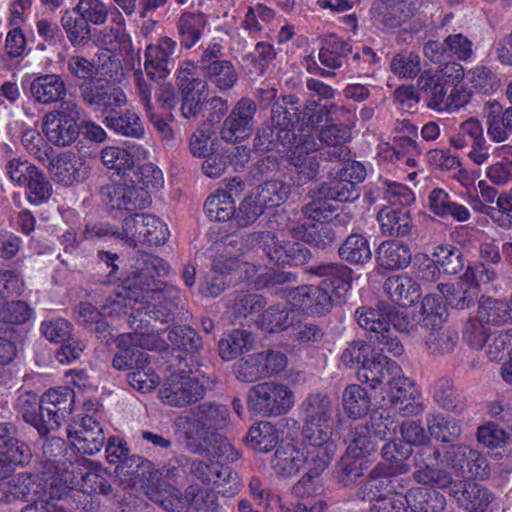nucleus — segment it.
I'll return each mask as SVG.
<instances>
[{"label":"nucleus","mask_w":512,"mask_h":512,"mask_svg":"<svg viewBox=\"0 0 512 512\" xmlns=\"http://www.w3.org/2000/svg\"><path fill=\"white\" fill-rule=\"evenodd\" d=\"M132 276L123 281L124 296L111 303L108 313L124 314L138 341L151 349L165 329L154 323H168L181 301V291L161 280L170 271L169 263L151 253L137 257ZM104 310L108 307L104 306Z\"/></svg>","instance_id":"1"},{"label":"nucleus","mask_w":512,"mask_h":512,"mask_svg":"<svg viewBox=\"0 0 512 512\" xmlns=\"http://www.w3.org/2000/svg\"><path fill=\"white\" fill-rule=\"evenodd\" d=\"M260 91L267 95L268 100L275 101L271 109V125L258 129L254 149L268 152L282 147L295 167L296 175L292 177L294 183L304 185L314 180L319 171V163L308 152L307 144L311 133L328 115L325 107L315 101L302 103L293 94L276 98L277 90L274 88Z\"/></svg>","instance_id":"2"},{"label":"nucleus","mask_w":512,"mask_h":512,"mask_svg":"<svg viewBox=\"0 0 512 512\" xmlns=\"http://www.w3.org/2000/svg\"><path fill=\"white\" fill-rule=\"evenodd\" d=\"M164 184L162 171L152 163L133 166L131 176L124 183H112L102 187L110 212H131L151 204L150 192Z\"/></svg>","instance_id":"3"},{"label":"nucleus","mask_w":512,"mask_h":512,"mask_svg":"<svg viewBox=\"0 0 512 512\" xmlns=\"http://www.w3.org/2000/svg\"><path fill=\"white\" fill-rule=\"evenodd\" d=\"M465 70L459 63L439 70H424L418 78L419 92L427 107L435 111H453L465 106L469 94L462 85Z\"/></svg>","instance_id":"4"},{"label":"nucleus","mask_w":512,"mask_h":512,"mask_svg":"<svg viewBox=\"0 0 512 512\" xmlns=\"http://www.w3.org/2000/svg\"><path fill=\"white\" fill-rule=\"evenodd\" d=\"M355 317L359 326L370 333V339L378 343L380 351L393 356L403 354L404 346L396 332L408 330L410 321L407 316L398 313L390 304L379 302L376 308L358 307Z\"/></svg>","instance_id":"5"},{"label":"nucleus","mask_w":512,"mask_h":512,"mask_svg":"<svg viewBox=\"0 0 512 512\" xmlns=\"http://www.w3.org/2000/svg\"><path fill=\"white\" fill-rule=\"evenodd\" d=\"M115 476L126 488L140 486L144 494L154 503H163V496L170 485L162 481V473L151 461L140 455H133L122 465H116Z\"/></svg>","instance_id":"6"},{"label":"nucleus","mask_w":512,"mask_h":512,"mask_svg":"<svg viewBox=\"0 0 512 512\" xmlns=\"http://www.w3.org/2000/svg\"><path fill=\"white\" fill-rule=\"evenodd\" d=\"M171 371L172 383L160 391V397L164 404L182 407L197 402L203 398L205 388L199 380L190 375L199 368V363L182 359L179 363L168 364Z\"/></svg>","instance_id":"7"},{"label":"nucleus","mask_w":512,"mask_h":512,"mask_svg":"<svg viewBox=\"0 0 512 512\" xmlns=\"http://www.w3.org/2000/svg\"><path fill=\"white\" fill-rule=\"evenodd\" d=\"M175 434L187 441V447L194 453L215 451L225 454L233 447L218 433L215 418H176Z\"/></svg>","instance_id":"8"},{"label":"nucleus","mask_w":512,"mask_h":512,"mask_svg":"<svg viewBox=\"0 0 512 512\" xmlns=\"http://www.w3.org/2000/svg\"><path fill=\"white\" fill-rule=\"evenodd\" d=\"M224 47L217 42H210L202 50L197 69L208 87L218 92L231 90L238 82L239 74L235 65L229 59L223 58Z\"/></svg>","instance_id":"9"},{"label":"nucleus","mask_w":512,"mask_h":512,"mask_svg":"<svg viewBox=\"0 0 512 512\" xmlns=\"http://www.w3.org/2000/svg\"><path fill=\"white\" fill-rule=\"evenodd\" d=\"M247 405L256 416H284L294 406V393L284 384L258 383L249 390Z\"/></svg>","instance_id":"10"},{"label":"nucleus","mask_w":512,"mask_h":512,"mask_svg":"<svg viewBox=\"0 0 512 512\" xmlns=\"http://www.w3.org/2000/svg\"><path fill=\"white\" fill-rule=\"evenodd\" d=\"M386 416H419L423 412L422 395L407 377L393 376L388 381V390L380 406Z\"/></svg>","instance_id":"11"},{"label":"nucleus","mask_w":512,"mask_h":512,"mask_svg":"<svg viewBox=\"0 0 512 512\" xmlns=\"http://www.w3.org/2000/svg\"><path fill=\"white\" fill-rule=\"evenodd\" d=\"M176 74V85L181 95V114L186 119L196 117L208 95L207 82L198 76L197 66L190 59L179 62Z\"/></svg>","instance_id":"12"},{"label":"nucleus","mask_w":512,"mask_h":512,"mask_svg":"<svg viewBox=\"0 0 512 512\" xmlns=\"http://www.w3.org/2000/svg\"><path fill=\"white\" fill-rule=\"evenodd\" d=\"M159 506L167 512H222L217 493L197 485L188 486L184 496L169 486Z\"/></svg>","instance_id":"13"},{"label":"nucleus","mask_w":512,"mask_h":512,"mask_svg":"<svg viewBox=\"0 0 512 512\" xmlns=\"http://www.w3.org/2000/svg\"><path fill=\"white\" fill-rule=\"evenodd\" d=\"M441 452L431 445L421 446L413 456L414 471L413 480L420 485L436 488L450 489L454 480L451 472L439 465Z\"/></svg>","instance_id":"14"},{"label":"nucleus","mask_w":512,"mask_h":512,"mask_svg":"<svg viewBox=\"0 0 512 512\" xmlns=\"http://www.w3.org/2000/svg\"><path fill=\"white\" fill-rule=\"evenodd\" d=\"M253 240L262 248L270 262L279 267L304 265L311 256L310 250L302 243L291 241L280 243L276 234L271 231L257 232Z\"/></svg>","instance_id":"15"},{"label":"nucleus","mask_w":512,"mask_h":512,"mask_svg":"<svg viewBox=\"0 0 512 512\" xmlns=\"http://www.w3.org/2000/svg\"><path fill=\"white\" fill-rule=\"evenodd\" d=\"M416 12V4L411 0H377L371 8L374 25L385 33H395L399 29L411 32L406 25Z\"/></svg>","instance_id":"16"},{"label":"nucleus","mask_w":512,"mask_h":512,"mask_svg":"<svg viewBox=\"0 0 512 512\" xmlns=\"http://www.w3.org/2000/svg\"><path fill=\"white\" fill-rule=\"evenodd\" d=\"M80 93L86 106L105 116L120 109L127 101L122 88L103 79L83 82L80 85Z\"/></svg>","instance_id":"17"},{"label":"nucleus","mask_w":512,"mask_h":512,"mask_svg":"<svg viewBox=\"0 0 512 512\" xmlns=\"http://www.w3.org/2000/svg\"><path fill=\"white\" fill-rule=\"evenodd\" d=\"M446 465L462 478H479L484 480L490 475L487 458L479 451L466 445H451L444 453Z\"/></svg>","instance_id":"18"},{"label":"nucleus","mask_w":512,"mask_h":512,"mask_svg":"<svg viewBox=\"0 0 512 512\" xmlns=\"http://www.w3.org/2000/svg\"><path fill=\"white\" fill-rule=\"evenodd\" d=\"M308 272L322 278L319 285L331 296L335 305L347 301L353 281L351 268L342 263H321L311 266Z\"/></svg>","instance_id":"19"},{"label":"nucleus","mask_w":512,"mask_h":512,"mask_svg":"<svg viewBox=\"0 0 512 512\" xmlns=\"http://www.w3.org/2000/svg\"><path fill=\"white\" fill-rule=\"evenodd\" d=\"M99 42L113 56H122L132 68H135L136 62L140 66V56L134 52L132 38L126 30V21L118 10L112 14L111 26L101 31Z\"/></svg>","instance_id":"20"},{"label":"nucleus","mask_w":512,"mask_h":512,"mask_svg":"<svg viewBox=\"0 0 512 512\" xmlns=\"http://www.w3.org/2000/svg\"><path fill=\"white\" fill-rule=\"evenodd\" d=\"M256 103L243 97L235 104L228 117L223 121L220 135L229 143H239L249 138L254 129Z\"/></svg>","instance_id":"21"},{"label":"nucleus","mask_w":512,"mask_h":512,"mask_svg":"<svg viewBox=\"0 0 512 512\" xmlns=\"http://www.w3.org/2000/svg\"><path fill=\"white\" fill-rule=\"evenodd\" d=\"M66 433L75 450L87 455L101 451L106 439L101 424L95 418H74Z\"/></svg>","instance_id":"22"},{"label":"nucleus","mask_w":512,"mask_h":512,"mask_svg":"<svg viewBox=\"0 0 512 512\" xmlns=\"http://www.w3.org/2000/svg\"><path fill=\"white\" fill-rule=\"evenodd\" d=\"M177 42L168 36L160 37L156 43L149 44L144 53V70L152 81L165 79L174 68L173 55Z\"/></svg>","instance_id":"23"},{"label":"nucleus","mask_w":512,"mask_h":512,"mask_svg":"<svg viewBox=\"0 0 512 512\" xmlns=\"http://www.w3.org/2000/svg\"><path fill=\"white\" fill-rule=\"evenodd\" d=\"M450 143L456 149H468L467 155L478 165L489 157L483 127L475 118L464 121L458 132L450 138Z\"/></svg>","instance_id":"24"},{"label":"nucleus","mask_w":512,"mask_h":512,"mask_svg":"<svg viewBox=\"0 0 512 512\" xmlns=\"http://www.w3.org/2000/svg\"><path fill=\"white\" fill-rule=\"evenodd\" d=\"M78 456L75 448L68 446L61 437H51L43 444V453L36 466L39 475L69 469Z\"/></svg>","instance_id":"25"},{"label":"nucleus","mask_w":512,"mask_h":512,"mask_svg":"<svg viewBox=\"0 0 512 512\" xmlns=\"http://www.w3.org/2000/svg\"><path fill=\"white\" fill-rule=\"evenodd\" d=\"M384 351L374 352L358 367L357 379L375 389L384 381H389L393 376L401 373V367L392 359L383 354Z\"/></svg>","instance_id":"26"},{"label":"nucleus","mask_w":512,"mask_h":512,"mask_svg":"<svg viewBox=\"0 0 512 512\" xmlns=\"http://www.w3.org/2000/svg\"><path fill=\"white\" fill-rule=\"evenodd\" d=\"M290 304L307 314L322 316L335 305L320 285H302L289 292Z\"/></svg>","instance_id":"27"},{"label":"nucleus","mask_w":512,"mask_h":512,"mask_svg":"<svg viewBox=\"0 0 512 512\" xmlns=\"http://www.w3.org/2000/svg\"><path fill=\"white\" fill-rule=\"evenodd\" d=\"M167 337L172 345V359L168 364L179 363L184 358L199 363L197 357L203 341L195 329L188 325H175L168 331Z\"/></svg>","instance_id":"28"},{"label":"nucleus","mask_w":512,"mask_h":512,"mask_svg":"<svg viewBox=\"0 0 512 512\" xmlns=\"http://www.w3.org/2000/svg\"><path fill=\"white\" fill-rule=\"evenodd\" d=\"M444 303L455 309H466L475 305L479 289L472 270H466L460 281L438 285Z\"/></svg>","instance_id":"29"},{"label":"nucleus","mask_w":512,"mask_h":512,"mask_svg":"<svg viewBox=\"0 0 512 512\" xmlns=\"http://www.w3.org/2000/svg\"><path fill=\"white\" fill-rule=\"evenodd\" d=\"M55 182L62 186H71L86 179L89 167L85 160L72 152L59 153L49 165Z\"/></svg>","instance_id":"30"},{"label":"nucleus","mask_w":512,"mask_h":512,"mask_svg":"<svg viewBox=\"0 0 512 512\" xmlns=\"http://www.w3.org/2000/svg\"><path fill=\"white\" fill-rule=\"evenodd\" d=\"M450 495L469 512H485L493 501V494L486 487L462 480L454 483Z\"/></svg>","instance_id":"31"},{"label":"nucleus","mask_w":512,"mask_h":512,"mask_svg":"<svg viewBox=\"0 0 512 512\" xmlns=\"http://www.w3.org/2000/svg\"><path fill=\"white\" fill-rule=\"evenodd\" d=\"M204 158L203 173L209 178H219L229 165L233 167L234 171L243 169L250 159V150L243 146H236L231 152L216 153L212 151Z\"/></svg>","instance_id":"32"},{"label":"nucleus","mask_w":512,"mask_h":512,"mask_svg":"<svg viewBox=\"0 0 512 512\" xmlns=\"http://www.w3.org/2000/svg\"><path fill=\"white\" fill-rule=\"evenodd\" d=\"M380 231L384 236L405 238L413 228L410 209L406 207L384 206L377 213Z\"/></svg>","instance_id":"33"},{"label":"nucleus","mask_w":512,"mask_h":512,"mask_svg":"<svg viewBox=\"0 0 512 512\" xmlns=\"http://www.w3.org/2000/svg\"><path fill=\"white\" fill-rule=\"evenodd\" d=\"M383 290L393 303L406 308L413 306L422 295L420 284L407 275L388 277L384 281Z\"/></svg>","instance_id":"34"},{"label":"nucleus","mask_w":512,"mask_h":512,"mask_svg":"<svg viewBox=\"0 0 512 512\" xmlns=\"http://www.w3.org/2000/svg\"><path fill=\"white\" fill-rule=\"evenodd\" d=\"M430 211L445 220H452L454 222H467L471 213L470 210L456 200L442 188H434L430 191L428 196Z\"/></svg>","instance_id":"35"},{"label":"nucleus","mask_w":512,"mask_h":512,"mask_svg":"<svg viewBox=\"0 0 512 512\" xmlns=\"http://www.w3.org/2000/svg\"><path fill=\"white\" fill-rule=\"evenodd\" d=\"M208 18L203 12L185 11L176 21V30L180 47L192 49L204 36Z\"/></svg>","instance_id":"36"},{"label":"nucleus","mask_w":512,"mask_h":512,"mask_svg":"<svg viewBox=\"0 0 512 512\" xmlns=\"http://www.w3.org/2000/svg\"><path fill=\"white\" fill-rule=\"evenodd\" d=\"M43 132L47 140L55 146L67 147L80 136V125L66 116H45Z\"/></svg>","instance_id":"37"},{"label":"nucleus","mask_w":512,"mask_h":512,"mask_svg":"<svg viewBox=\"0 0 512 512\" xmlns=\"http://www.w3.org/2000/svg\"><path fill=\"white\" fill-rule=\"evenodd\" d=\"M405 500L412 512H444L447 505L444 494L426 486L409 489Z\"/></svg>","instance_id":"38"},{"label":"nucleus","mask_w":512,"mask_h":512,"mask_svg":"<svg viewBox=\"0 0 512 512\" xmlns=\"http://www.w3.org/2000/svg\"><path fill=\"white\" fill-rule=\"evenodd\" d=\"M75 394L67 386H58L46 391L40 398V416H66L73 411Z\"/></svg>","instance_id":"39"},{"label":"nucleus","mask_w":512,"mask_h":512,"mask_svg":"<svg viewBox=\"0 0 512 512\" xmlns=\"http://www.w3.org/2000/svg\"><path fill=\"white\" fill-rule=\"evenodd\" d=\"M30 93L36 102L51 104L63 100L66 96V85L59 75L45 74L32 80Z\"/></svg>","instance_id":"40"},{"label":"nucleus","mask_w":512,"mask_h":512,"mask_svg":"<svg viewBox=\"0 0 512 512\" xmlns=\"http://www.w3.org/2000/svg\"><path fill=\"white\" fill-rule=\"evenodd\" d=\"M350 53H352L350 40L339 37L336 34H330L323 39L318 57L321 64L325 67L338 69L344 63L348 65Z\"/></svg>","instance_id":"41"},{"label":"nucleus","mask_w":512,"mask_h":512,"mask_svg":"<svg viewBox=\"0 0 512 512\" xmlns=\"http://www.w3.org/2000/svg\"><path fill=\"white\" fill-rule=\"evenodd\" d=\"M410 248L395 240L381 243L376 251V260L380 267L386 270L406 268L411 262Z\"/></svg>","instance_id":"42"},{"label":"nucleus","mask_w":512,"mask_h":512,"mask_svg":"<svg viewBox=\"0 0 512 512\" xmlns=\"http://www.w3.org/2000/svg\"><path fill=\"white\" fill-rule=\"evenodd\" d=\"M296 315L290 302L277 303L271 305L261 314L259 325L267 333L281 332L291 327Z\"/></svg>","instance_id":"43"},{"label":"nucleus","mask_w":512,"mask_h":512,"mask_svg":"<svg viewBox=\"0 0 512 512\" xmlns=\"http://www.w3.org/2000/svg\"><path fill=\"white\" fill-rule=\"evenodd\" d=\"M100 158L107 169L114 170V173L120 177L119 183H124L131 176L135 159L129 149L118 146H106L101 150Z\"/></svg>","instance_id":"44"},{"label":"nucleus","mask_w":512,"mask_h":512,"mask_svg":"<svg viewBox=\"0 0 512 512\" xmlns=\"http://www.w3.org/2000/svg\"><path fill=\"white\" fill-rule=\"evenodd\" d=\"M105 126L118 135L132 138H141L144 135V127L138 114L126 109H118L109 116H104Z\"/></svg>","instance_id":"45"},{"label":"nucleus","mask_w":512,"mask_h":512,"mask_svg":"<svg viewBox=\"0 0 512 512\" xmlns=\"http://www.w3.org/2000/svg\"><path fill=\"white\" fill-rule=\"evenodd\" d=\"M279 434L275 426L268 421H259L248 430L245 443L259 453H268L277 447Z\"/></svg>","instance_id":"46"},{"label":"nucleus","mask_w":512,"mask_h":512,"mask_svg":"<svg viewBox=\"0 0 512 512\" xmlns=\"http://www.w3.org/2000/svg\"><path fill=\"white\" fill-rule=\"evenodd\" d=\"M304 466V450L286 444L277 447L272 459V467L277 475L291 477Z\"/></svg>","instance_id":"47"},{"label":"nucleus","mask_w":512,"mask_h":512,"mask_svg":"<svg viewBox=\"0 0 512 512\" xmlns=\"http://www.w3.org/2000/svg\"><path fill=\"white\" fill-rule=\"evenodd\" d=\"M44 483V495L56 501H68L74 491L73 473L69 469L55 471L50 475H39Z\"/></svg>","instance_id":"48"},{"label":"nucleus","mask_w":512,"mask_h":512,"mask_svg":"<svg viewBox=\"0 0 512 512\" xmlns=\"http://www.w3.org/2000/svg\"><path fill=\"white\" fill-rule=\"evenodd\" d=\"M206 216L217 222H226L236 214L235 200L227 190H216L204 203Z\"/></svg>","instance_id":"49"},{"label":"nucleus","mask_w":512,"mask_h":512,"mask_svg":"<svg viewBox=\"0 0 512 512\" xmlns=\"http://www.w3.org/2000/svg\"><path fill=\"white\" fill-rule=\"evenodd\" d=\"M466 77L475 92L483 95L495 93L501 85L500 78L493 67L485 61H480L472 67Z\"/></svg>","instance_id":"50"},{"label":"nucleus","mask_w":512,"mask_h":512,"mask_svg":"<svg viewBox=\"0 0 512 512\" xmlns=\"http://www.w3.org/2000/svg\"><path fill=\"white\" fill-rule=\"evenodd\" d=\"M447 307L440 294H428L421 302L418 322L425 328L434 330L447 319Z\"/></svg>","instance_id":"51"},{"label":"nucleus","mask_w":512,"mask_h":512,"mask_svg":"<svg viewBox=\"0 0 512 512\" xmlns=\"http://www.w3.org/2000/svg\"><path fill=\"white\" fill-rule=\"evenodd\" d=\"M339 257L353 265L365 264L372 257L368 239L357 233L350 234L338 249Z\"/></svg>","instance_id":"52"},{"label":"nucleus","mask_w":512,"mask_h":512,"mask_svg":"<svg viewBox=\"0 0 512 512\" xmlns=\"http://www.w3.org/2000/svg\"><path fill=\"white\" fill-rule=\"evenodd\" d=\"M511 306L507 301L484 298L478 301V319L493 326H500L512 319Z\"/></svg>","instance_id":"53"},{"label":"nucleus","mask_w":512,"mask_h":512,"mask_svg":"<svg viewBox=\"0 0 512 512\" xmlns=\"http://www.w3.org/2000/svg\"><path fill=\"white\" fill-rule=\"evenodd\" d=\"M276 55L273 44L260 41L253 51L243 56L242 60L250 73L263 76L271 66H274Z\"/></svg>","instance_id":"54"},{"label":"nucleus","mask_w":512,"mask_h":512,"mask_svg":"<svg viewBox=\"0 0 512 512\" xmlns=\"http://www.w3.org/2000/svg\"><path fill=\"white\" fill-rule=\"evenodd\" d=\"M331 201L325 196V199H316L307 203L303 212L305 216L314 221L313 223H333V224H347L351 220L349 214H334L337 207L333 206Z\"/></svg>","instance_id":"55"},{"label":"nucleus","mask_w":512,"mask_h":512,"mask_svg":"<svg viewBox=\"0 0 512 512\" xmlns=\"http://www.w3.org/2000/svg\"><path fill=\"white\" fill-rule=\"evenodd\" d=\"M148 354H140L135 366L127 375L131 387L142 393L153 390L160 382L159 375L149 367Z\"/></svg>","instance_id":"56"},{"label":"nucleus","mask_w":512,"mask_h":512,"mask_svg":"<svg viewBox=\"0 0 512 512\" xmlns=\"http://www.w3.org/2000/svg\"><path fill=\"white\" fill-rule=\"evenodd\" d=\"M433 257L441 268L442 274L456 275L466 265L464 253L461 248L453 244H439L433 250Z\"/></svg>","instance_id":"57"},{"label":"nucleus","mask_w":512,"mask_h":512,"mask_svg":"<svg viewBox=\"0 0 512 512\" xmlns=\"http://www.w3.org/2000/svg\"><path fill=\"white\" fill-rule=\"evenodd\" d=\"M254 342L253 334L247 330L235 329L227 338L221 339L218 344L219 356L230 361L238 355L250 350Z\"/></svg>","instance_id":"58"},{"label":"nucleus","mask_w":512,"mask_h":512,"mask_svg":"<svg viewBox=\"0 0 512 512\" xmlns=\"http://www.w3.org/2000/svg\"><path fill=\"white\" fill-rule=\"evenodd\" d=\"M333 223H305L301 226L302 240L318 249L332 247L337 239Z\"/></svg>","instance_id":"59"},{"label":"nucleus","mask_w":512,"mask_h":512,"mask_svg":"<svg viewBox=\"0 0 512 512\" xmlns=\"http://www.w3.org/2000/svg\"><path fill=\"white\" fill-rule=\"evenodd\" d=\"M291 193V186L282 180H267L257 188V199L266 209H273L284 204Z\"/></svg>","instance_id":"60"},{"label":"nucleus","mask_w":512,"mask_h":512,"mask_svg":"<svg viewBox=\"0 0 512 512\" xmlns=\"http://www.w3.org/2000/svg\"><path fill=\"white\" fill-rule=\"evenodd\" d=\"M116 347L117 352L113 357L112 365L117 370L133 369L137 366L138 356L147 354L137 348L130 333L120 334L116 338Z\"/></svg>","instance_id":"61"},{"label":"nucleus","mask_w":512,"mask_h":512,"mask_svg":"<svg viewBox=\"0 0 512 512\" xmlns=\"http://www.w3.org/2000/svg\"><path fill=\"white\" fill-rule=\"evenodd\" d=\"M27 201L34 206L47 203L52 196V184L45 173L37 168L23 186Z\"/></svg>","instance_id":"62"},{"label":"nucleus","mask_w":512,"mask_h":512,"mask_svg":"<svg viewBox=\"0 0 512 512\" xmlns=\"http://www.w3.org/2000/svg\"><path fill=\"white\" fill-rule=\"evenodd\" d=\"M342 403L347 416H367L371 406L366 389L358 384H351L345 388Z\"/></svg>","instance_id":"63"},{"label":"nucleus","mask_w":512,"mask_h":512,"mask_svg":"<svg viewBox=\"0 0 512 512\" xmlns=\"http://www.w3.org/2000/svg\"><path fill=\"white\" fill-rule=\"evenodd\" d=\"M434 401L447 412L461 414L464 408V402L460 394L457 393L448 378H441L436 381L433 388Z\"/></svg>","instance_id":"64"}]
</instances>
